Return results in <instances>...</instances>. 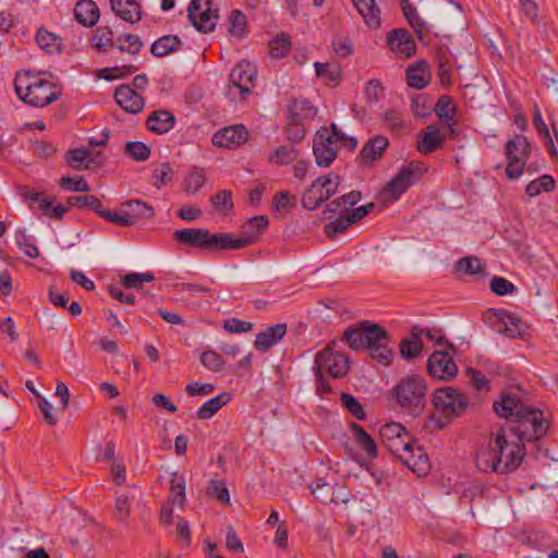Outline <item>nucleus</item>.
Wrapping results in <instances>:
<instances>
[{"instance_id":"f257e3e1","label":"nucleus","mask_w":558,"mask_h":558,"mask_svg":"<svg viewBox=\"0 0 558 558\" xmlns=\"http://www.w3.org/2000/svg\"><path fill=\"white\" fill-rule=\"evenodd\" d=\"M269 227L266 215L254 216L247 219L240 228V235L229 232H210L204 228H184L175 230L173 240L189 248L208 252L241 250L255 244Z\"/></svg>"},{"instance_id":"f03ea898","label":"nucleus","mask_w":558,"mask_h":558,"mask_svg":"<svg viewBox=\"0 0 558 558\" xmlns=\"http://www.w3.org/2000/svg\"><path fill=\"white\" fill-rule=\"evenodd\" d=\"M508 427L500 426L486 446L475 454V466L484 473L508 474L517 471L526 454L524 442Z\"/></svg>"},{"instance_id":"7ed1b4c3","label":"nucleus","mask_w":558,"mask_h":558,"mask_svg":"<svg viewBox=\"0 0 558 558\" xmlns=\"http://www.w3.org/2000/svg\"><path fill=\"white\" fill-rule=\"evenodd\" d=\"M493 408L499 417L509 421L507 427L522 442L538 441L547 434L549 423L545 421L543 411L525 404L519 393L502 391Z\"/></svg>"},{"instance_id":"20e7f679","label":"nucleus","mask_w":558,"mask_h":558,"mask_svg":"<svg viewBox=\"0 0 558 558\" xmlns=\"http://www.w3.org/2000/svg\"><path fill=\"white\" fill-rule=\"evenodd\" d=\"M383 445L392 454L400 457L401 451L410 453L403 463L418 476L426 475L430 469L429 459L405 427L398 422L384 424L379 429Z\"/></svg>"},{"instance_id":"39448f33","label":"nucleus","mask_w":558,"mask_h":558,"mask_svg":"<svg viewBox=\"0 0 558 558\" xmlns=\"http://www.w3.org/2000/svg\"><path fill=\"white\" fill-rule=\"evenodd\" d=\"M432 403L440 416H432L437 429H444L453 420L461 417L470 408L469 399L459 389L450 386L434 390Z\"/></svg>"},{"instance_id":"423d86ee","label":"nucleus","mask_w":558,"mask_h":558,"mask_svg":"<svg viewBox=\"0 0 558 558\" xmlns=\"http://www.w3.org/2000/svg\"><path fill=\"white\" fill-rule=\"evenodd\" d=\"M427 386L420 375H408L390 391L398 404L412 416L420 415L426 404Z\"/></svg>"},{"instance_id":"0eeeda50","label":"nucleus","mask_w":558,"mask_h":558,"mask_svg":"<svg viewBox=\"0 0 558 558\" xmlns=\"http://www.w3.org/2000/svg\"><path fill=\"white\" fill-rule=\"evenodd\" d=\"M532 154L530 141L524 135H514L505 144V156L508 160L505 172L509 180H518L526 170L533 174L541 170L537 162L526 163Z\"/></svg>"},{"instance_id":"6e6552de","label":"nucleus","mask_w":558,"mask_h":558,"mask_svg":"<svg viewBox=\"0 0 558 558\" xmlns=\"http://www.w3.org/2000/svg\"><path fill=\"white\" fill-rule=\"evenodd\" d=\"M90 43L98 52L107 53L117 48L119 51L132 56L138 54L144 45L138 35L129 33L116 35L109 26L97 27Z\"/></svg>"},{"instance_id":"1a4fd4ad","label":"nucleus","mask_w":558,"mask_h":558,"mask_svg":"<svg viewBox=\"0 0 558 558\" xmlns=\"http://www.w3.org/2000/svg\"><path fill=\"white\" fill-rule=\"evenodd\" d=\"M336 344L332 340L315 354L313 373L320 372L333 379L345 377L350 369V360L345 353L335 350Z\"/></svg>"},{"instance_id":"9d476101","label":"nucleus","mask_w":558,"mask_h":558,"mask_svg":"<svg viewBox=\"0 0 558 558\" xmlns=\"http://www.w3.org/2000/svg\"><path fill=\"white\" fill-rule=\"evenodd\" d=\"M339 185V174L330 172L328 174L319 175L303 193L301 198L302 206L307 210L318 208L323 203L328 201L338 192Z\"/></svg>"},{"instance_id":"9b49d317","label":"nucleus","mask_w":558,"mask_h":558,"mask_svg":"<svg viewBox=\"0 0 558 558\" xmlns=\"http://www.w3.org/2000/svg\"><path fill=\"white\" fill-rule=\"evenodd\" d=\"M187 19L196 31L208 34L215 29L219 13L217 9H213V0H191Z\"/></svg>"},{"instance_id":"f8f14e48","label":"nucleus","mask_w":558,"mask_h":558,"mask_svg":"<svg viewBox=\"0 0 558 558\" xmlns=\"http://www.w3.org/2000/svg\"><path fill=\"white\" fill-rule=\"evenodd\" d=\"M384 327L369 320H363L357 325L348 327L342 340L353 351L365 350L369 340H378L384 337Z\"/></svg>"},{"instance_id":"ddd939ff","label":"nucleus","mask_w":558,"mask_h":558,"mask_svg":"<svg viewBox=\"0 0 558 558\" xmlns=\"http://www.w3.org/2000/svg\"><path fill=\"white\" fill-rule=\"evenodd\" d=\"M422 175V170L412 161L386 184L383 195L389 201L396 202L411 187Z\"/></svg>"},{"instance_id":"4468645a","label":"nucleus","mask_w":558,"mask_h":558,"mask_svg":"<svg viewBox=\"0 0 558 558\" xmlns=\"http://www.w3.org/2000/svg\"><path fill=\"white\" fill-rule=\"evenodd\" d=\"M451 350H435L427 359L426 369L430 377L449 381L458 374Z\"/></svg>"},{"instance_id":"2eb2a0df","label":"nucleus","mask_w":558,"mask_h":558,"mask_svg":"<svg viewBox=\"0 0 558 558\" xmlns=\"http://www.w3.org/2000/svg\"><path fill=\"white\" fill-rule=\"evenodd\" d=\"M255 78L256 70L248 62L236 64L229 75L228 95H232L233 89H236L240 99L246 100L252 94Z\"/></svg>"},{"instance_id":"dca6fc26","label":"nucleus","mask_w":558,"mask_h":558,"mask_svg":"<svg viewBox=\"0 0 558 558\" xmlns=\"http://www.w3.org/2000/svg\"><path fill=\"white\" fill-rule=\"evenodd\" d=\"M106 157L101 151H90L85 147L68 150L65 163L74 170H95L104 166Z\"/></svg>"},{"instance_id":"f3484780","label":"nucleus","mask_w":558,"mask_h":558,"mask_svg":"<svg viewBox=\"0 0 558 558\" xmlns=\"http://www.w3.org/2000/svg\"><path fill=\"white\" fill-rule=\"evenodd\" d=\"M389 140L384 135H375L371 137L362 147L356 156V162L360 167H371L379 161L387 148Z\"/></svg>"},{"instance_id":"a211bd4d","label":"nucleus","mask_w":558,"mask_h":558,"mask_svg":"<svg viewBox=\"0 0 558 558\" xmlns=\"http://www.w3.org/2000/svg\"><path fill=\"white\" fill-rule=\"evenodd\" d=\"M45 72H37V108L46 107L60 98L62 94V84L59 78L52 74L48 77Z\"/></svg>"},{"instance_id":"6ab92c4d","label":"nucleus","mask_w":558,"mask_h":558,"mask_svg":"<svg viewBox=\"0 0 558 558\" xmlns=\"http://www.w3.org/2000/svg\"><path fill=\"white\" fill-rule=\"evenodd\" d=\"M116 102L128 113L137 114L145 106L144 97L130 85H120L113 94Z\"/></svg>"},{"instance_id":"aec40b11","label":"nucleus","mask_w":558,"mask_h":558,"mask_svg":"<svg viewBox=\"0 0 558 558\" xmlns=\"http://www.w3.org/2000/svg\"><path fill=\"white\" fill-rule=\"evenodd\" d=\"M387 45L390 50L410 58L416 52V43L407 28H395L387 34Z\"/></svg>"},{"instance_id":"412c9836","label":"nucleus","mask_w":558,"mask_h":558,"mask_svg":"<svg viewBox=\"0 0 558 558\" xmlns=\"http://www.w3.org/2000/svg\"><path fill=\"white\" fill-rule=\"evenodd\" d=\"M247 129L243 124L223 128L216 132L211 138L214 146L231 148L246 142Z\"/></svg>"},{"instance_id":"4be33fe9","label":"nucleus","mask_w":558,"mask_h":558,"mask_svg":"<svg viewBox=\"0 0 558 558\" xmlns=\"http://www.w3.org/2000/svg\"><path fill=\"white\" fill-rule=\"evenodd\" d=\"M445 145V136L435 124H429L417 135L416 148L422 155H429Z\"/></svg>"},{"instance_id":"5701e85b","label":"nucleus","mask_w":558,"mask_h":558,"mask_svg":"<svg viewBox=\"0 0 558 558\" xmlns=\"http://www.w3.org/2000/svg\"><path fill=\"white\" fill-rule=\"evenodd\" d=\"M383 333L384 337L378 338V340H369L365 350L368 351V355L372 360L388 366L392 361V350L388 347L390 336L385 328Z\"/></svg>"},{"instance_id":"b1692460","label":"nucleus","mask_w":558,"mask_h":558,"mask_svg":"<svg viewBox=\"0 0 558 558\" xmlns=\"http://www.w3.org/2000/svg\"><path fill=\"white\" fill-rule=\"evenodd\" d=\"M175 116L169 110H155L146 119L148 131L161 135L171 131L175 125Z\"/></svg>"},{"instance_id":"393cba45","label":"nucleus","mask_w":558,"mask_h":558,"mask_svg":"<svg viewBox=\"0 0 558 558\" xmlns=\"http://www.w3.org/2000/svg\"><path fill=\"white\" fill-rule=\"evenodd\" d=\"M287 329V324L281 323L269 326L264 331L257 333L254 342L256 350L267 352L286 336Z\"/></svg>"},{"instance_id":"a878e982","label":"nucleus","mask_w":558,"mask_h":558,"mask_svg":"<svg viewBox=\"0 0 558 558\" xmlns=\"http://www.w3.org/2000/svg\"><path fill=\"white\" fill-rule=\"evenodd\" d=\"M288 116L307 122L315 119L318 109L307 98H292L288 101Z\"/></svg>"},{"instance_id":"bb28decb","label":"nucleus","mask_w":558,"mask_h":558,"mask_svg":"<svg viewBox=\"0 0 558 558\" xmlns=\"http://www.w3.org/2000/svg\"><path fill=\"white\" fill-rule=\"evenodd\" d=\"M34 86L35 77L31 71L16 73L14 78V92L23 102L31 106H35Z\"/></svg>"},{"instance_id":"cd10ccee","label":"nucleus","mask_w":558,"mask_h":558,"mask_svg":"<svg viewBox=\"0 0 558 558\" xmlns=\"http://www.w3.org/2000/svg\"><path fill=\"white\" fill-rule=\"evenodd\" d=\"M110 4L116 15L125 22L135 23L143 17L141 5L136 0H110Z\"/></svg>"},{"instance_id":"c85d7f7f","label":"nucleus","mask_w":558,"mask_h":558,"mask_svg":"<svg viewBox=\"0 0 558 558\" xmlns=\"http://www.w3.org/2000/svg\"><path fill=\"white\" fill-rule=\"evenodd\" d=\"M429 66L424 61L410 65L405 72L407 84L411 88L423 89L430 82Z\"/></svg>"},{"instance_id":"c756f323","label":"nucleus","mask_w":558,"mask_h":558,"mask_svg":"<svg viewBox=\"0 0 558 558\" xmlns=\"http://www.w3.org/2000/svg\"><path fill=\"white\" fill-rule=\"evenodd\" d=\"M76 21L86 27H93L99 20V9L93 0H81L74 9Z\"/></svg>"},{"instance_id":"7c9ffc66","label":"nucleus","mask_w":558,"mask_h":558,"mask_svg":"<svg viewBox=\"0 0 558 558\" xmlns=\"http://www.w3.org/2000/svg\"><path fill=\"white\" fill-rule=\"evenodd\" d=\"M350 430L357 446L365 451L368 459L373 460L378 456V449L375 440L360 424L352 422Z\"/></svg>"},{"instance_id":"2f4dec72","label":"nucleus","mask_w":558,"mask_h":558,"mask_svg":"<svg viewBox=\"0 0 558 558\" xmlns=\"http://www.w3.org/2000/svg\"><path fill=\"white\" fill-rule=\"evenodd\" d=\"M354 8L363 17L365 24L373 29L380 26V10L375 0H351Z\"/></svg>"},{"instance_id":"473e14b6","label":"nucleus","mask_w":558,"mask_h":558,"mask_svg":"<svg viewBox=\"0 0 558 558\" xmlns=\"http://www.w3.org/2000/svg\"><path fill=\"white\" fill-rule=\"evenodd\" d=\"M181 46L182 40L178 35H165L151 44L150 53L156 58H162L178 51Z\"/></svg>"},{"instance_id":"72a5a7b5","label":"nucleus","mask_w":558,"mask_h":558,"mask_svg":"<svg viewBox=\"0 0 558 558\" xmlns=\"http://www.w3.org/2000/svg\"><path fill=\"white\" fill-rule=\"evenodd\" d=\"M230 400L231 393L228 391L217 395L198 408L196 417L202 421L211 418L222 407L228 404Z\"/></svg>"},{"instance_id":"f704fd0d","label":"nucleus","mask_w":558,"mask_h":558,"mask_svg":"<svg viewBox=\"0 0 558 558\" xmlns=\"http://www.w3.org/2000/svg\"><path fill=\"white\" fill-rule=\"evenodd\" d=\"M417 330L418 327L414 326L411 330V337L404 338L400 342V354L405 360H414L422 353L423 342Z\"/></svg>"},{"instance_id":"c9c22d12","label":"nucleus","mask_w":558,"mask_h":558,"mask_svg":"<svg viewBox=\"0 0 558 558\" xmlns=\"http://www.w3.org/2000/svg\"><path fill=\"white\" fill-rule=\"evenodd\" d=\"M37 210L50 219L61 221L69 211V207L61 204L54 205V197H40L37 193Z\"/></svg>"},{"instance_id":"e433bc0d","label":"nucleus","mask_w":558,"mask_h":558,"mask_svg":"<svg viewBox=\"0 0 558 558\" xmlns=\"http://www.w3.org/2000/svg\"><path fill=\"white\" fill-rule=\"evenodd\" d=\"M498 322L502 325L498 331L505 333L507 337L517 338L523 332V322L514 314L501 312L498 316Z\"/></svg>"},{"instance_id":"4c0bfd02","label":"nucleus","mask_w":558,"mask_h":558,"mask_svg":"<svg viewBox=\"0 0 558 558\" xmlns=\"http://www.w3.org/2000/svg\"><path fill=\"white\" fill-rule=\"evenodd\" d=\"M37 46L48 54L61 51L62 39L44 28H37Z\"/></svg>"},{"instance_id":"58836bf2","label":"nucleus","mask_w":558,"mask_h":558,"mask_svg":"<svg viewBox=\"0 0 558 558\" xmlns=\"http://www.w3.org/2000/svg\"><path fill=\"white\" fill-rule=\"evenodd\" d=\"M172 505L183 507L185 502V477L183 474L172 472L170 475V496Z\"/></svg>"},{"instance_id":"ea45409f","label":"nucleus","mask_w":558,"mask_h":558,"mask_svg":"<svg viewBox=\"0 0 558 558\" xmlns=\"http://www.w3.org/2000/svg\"><path fill=\"white\" fill-rule=\"evenodd\" d=\"M228 33L239 39L247 35L246 15L240 10H232L228 17Z\"/></svg>"},{"instance_id":"a19ab883","label":"nucleus","mask_w":558,"mask_h":558,"mask_svg":"<svg viewBox=\"0 0 558 558\" xmlns=\"http://www.w3.org/2000/svg\"><path fill=\"white\" fill-rule=\"evenodd\" d=\"M314 68L316 76L325 78L326 83L330 86L338 85L342 77V69L340 65L315 62Z\"/></svg>"},{"instance_id":"79ce46f5","label":"nucleus","mask_w":558,"mask_h":558,"mask_svg":"<svg viewBox=\"0 0 558 558\" xmlns=\"http://www.w3.org/2000/svg\"><path fill=\"white\" fill-rule=\"evenodd\" d=\"M456 269L466 275H476L480 278L486 277L485 266L477 256H464L456 263Z\"/></svg>"},{"instance_id":"37998d69","label":"nucleus","mask_w":558,"mask_h":558,"mask_svg":"<svg viewBox=\"0 0 558 558\" xmlns=\"http://www.w3.org/2000/svg\"><path fill=\"white\" fill-rule=\"evenodd\" d=\"M313 155L315 162L320 168H328L338 156L337 147H327L313 141Z\"/></svg>"},{"instance_id":"c03bdc74","label":"nucleus","mask_w":558,"mask_h":558,"mask_svg":"<svg viewBox=\"0 0 558 558\" xmlns=\"http://www.w3.org/2000/svg\"><path fill=\"white\" fill-rule=\"evenodd\" d=\"M556 189V181L555 179L549 174H543L538 177L537 179L531 181L526 187L525 193L530 197H535L539 195L542 192H554Z\"/></svg>"},{"instance_id":"a18cd8bd","label":"nucleus","mask_w":558,"mask_h":558,"mask_svg":"<svg viewBox=\"0 0 558 558\" xmlns=\"http://www.w3.org/2000/svg\"><path fill=\"white\" fill-rule=\"evenodd\" d=\"M14 241L19 250L26 256L35 257V236L32 229L19 228L15 231Z\"/></svg>"},{"instance_id":"49530a36","label":"nucleus","mask_w":558,"mask_h":558,"mask_svg":"<svg viewBox=\"0 0 558 558\" xmlns=\"http://www.w3.org/2000/svg\"><path fill=\"white\" fill-rule=\"evenodd\" d=\"M352 225L353 223L347 210L344 209L340 213L337 219L325 225L324 232L328 239L332 240L339 234L343 233Z\"/></svg>"},{"instance_id":"de8ad7c7","label":"nucleus","mask_w":558,"mask_h":558,"mask_svg":"<svg viewBox=\"0 0 558 558\" xmlns=\"http://www.w3.org/2000/svg\"><path fill=\"white\" fill-rule=\"evenodd\" d=\"M299 150L293 146H278L269 156V161L275 165H289L298 159Z\"/></svg>"},{"instance_id":"09e8293b","label":"nucleus","mask_w":558,"mask_h":558,"mask_svg":"<svg viewBox=\"0 0 558 558\" xmlns=\"http://www.w3.org/2000/svg\"><path fill=\"white\" fill-rule=\"evenodd\" d=\"M291 50V37L281 33L269 43V53L274 59L286 57Z\"/></svg>"},{"instance_id":"8fccbe9b","label":"nucleus","mask_w":558,"mask_h":558,"mask_svg":"<svg viewBox=\"0 0 558 558\" xmlns=\"http://www.w3.org/2000/svg\"><path fill=\"white\" fill-rule=\"evenodd\" d=\"M417 332L420 333V337L424 336L428 340L433 341L435 344L442 347L441 350H451L453 353L457 352L456 345L446 338L441 329L418 328Z\"/></svg>"},{"instance_id":"3c124183","label":"nucleus","mask_w":558,"mask_h":558,"mask_svg":"<svg viewBox=\"0 0 558 558\" xmlns=\"http://www.w3.org/2000/svg\"><path fill=\"white\" fill-rule=\"evenodd\" d=\"M137 71V66L133 64H128L123 66H112V68H104L97 72V76L99 78L106 81H113L118 78H124L128 75Z\"/></svg>"},{"instance_id":"603ef678","label":"nucleus","mask_w":558,"mask_h":558,"mask_svg":"<svg viewBox=\"0 0 558 558\" xmlns=\"http://www.w3.org/2000/svg\"><path fill=\"white\" fill-rule=\"evenodd\" d=\"M124 153L135 161H146L151 153L150 147L137 141H130L125 143Z\"/></svg>"},{"instance_id":"864d4df0","label":"nucleus","mask_w":558,"mask_h":558,"mask_svg":"<svg viewBox=\"0 0 558 558\" xmlns=\"http://www.w3.org/2000/svg\"><path fill=\"white\" fill-rule=\"evenodd\" d=\"M284 132L290 142L300 143L304 140L306 134L305 122L288 116Z\"/></svg>"},{"instance_id":"5fc2aeb1","label":"nucleus","mask_w":558,"mask_h":558,"mask_svg":"<svg viewBox=\"0 0 558 558\" xmlns=\"http://www.w3.org/2000/svg\"><path fill=\"white\" fill-rule=\"evenodd\" d=\"M210 202L217 211L229 214L233 210L232 192L230 190H220L210 197Z\"/></svg>"},{"instance_id":"6e6d98bb","label":"nucleus","mask_w":558,"mask_h":558,"mask_svg":"<svg viewBox=\"0 0 558 558\" xmlns=\"http://www.w3.org/2000/svg\"><path fill=\"white\" fill-rule=\"evenodd\" d=\"M341 404L356 420H365L366 413L362 403L352 395L342 392L340 396Z\"/></svg>"},{"instance_id":"4d7b16f0","label":"nucleus","mask_w":558,"mask_h":558,"mask_svg":"<svg viewBox=\"0 0 558 558\" xmlns=\"http://www.w3.org/2000/svg\"><path fill=\"white\" fill-rule=\"evenodd\" d=\"M469 384L480 393H487L492 390V385L488 378L478 369L468 368Z\"/></svg>"},{"instance_id":"13d9d810","label":"nucleus","mask_w":558,"mask_h":558,"mask_svg":"<svg viewBox=\"0 0 558 558\" xmlns=\"http://www.w3.org/2000/svg\"><path fill=\"white\" fill-rule=\"evenodd\" d=\"M125 205L130 209V215L136 219V218H146L150 219L155 216L154 207L148 205L146 202L138 201V199H132L125 203Z\"/></svg>"},{"instance_id":"bf43d9fd","label":"nucleus","mask_w":558,"mask_h":558,"mask_svg":"<svg viewBox=\"0 0 558 558\" xmlns=\"http://www.w3.org/2000/svg\"><path fill=\"white\" fill-rule=\"evenodd\" d=\"M206 175L202 168L194 167L185 179V191L187 193H197L205 184Z\"/></svg>"},{"instance_id":"052dcab7","label":"nucleus","mask_w":558,"mask_h":558,"mask_svg":"<svg viewBox=\"0 0 558 558\" xmlns=\"http://www.w3.org/2000/svg\"><path fill=\"white\" fill-rule=\"evenodd\" d=\"M199 360L204 367L214 373L222 371L225 365L222 356L213 350L204 351L201 354Z\"/></svg>"},{"instance_id":"680f3d73","label":"nucleus","mask_w":558,"mask_h":558,"mask_svg":"<svg viewBox=\"0 0 558 558\" xmlns=\"http://www.w3.org/2000/svg\"><path fill=\"white\" fill-rule=\"evenodd\" d=\"M173 169L169 162H162L158 168L153 171V184L156 187H160V185L169 184L173 179Z\"/></svg>"},{"instance_id":"e2e57ef3","label":"nucleus","mask_w":558,"mask_h":558,"mask_svg":"<svg viewBox=\"0 0 558 558\" xmlns=\"http://www.w3.org/2000/svg\"><path fill=\"white\" fill-rule=\"evenodd\" d=\"M59 186L62 190L72 191V192L87 193L90 191L89 184L81 175L75 177V178L68 177V175L62 177L59 181Z\"/></svg>"},{"instance_id":"0e129e2a","label":"nucleus","mask_w":558,"mask_h":558,"mask_svg":"<svg viewBox=\"0 0 558 558\" xmlns=\"http://www.w3.org/2000/svg\"><path fill=\"white\" fill-rule=\"evenodd\" d=\"M207 493L209 496H214L222 504L228 505L230 501V494L227 487V484L222 480H213L209 482L207 487Z\"/></svg>"},{"instance_id":"69168bd1","label":"nucleus","mask_w":558,"mask_h":558,"mask_svg":"<svg viewBox=\"0 0 558 558\" xmlns=\"http://www.w3.org/2000/svg\"><path fill=\"white\" fill-rule=\"evenodd\" d=\"M101 218L119 227H131L135 223V219L129 213H118L107 209L101 213Z\"/></svg>"},{"instance_id":"338daca9","label":"nucleus","mask_w":558,"mask_h":558,"mask_svg":"<svg viewBox=\"0 0 558 558\" xmlns=\"http://www.w3.org/2000/svg\"><path fill=\"white\" fill-rule=\"evenodd\" d=\"M412 110L413 114L416 117H428L433 110L429 104V97L425 94L415 95L412 98Z\"/></svg>"},{"instance_id":"774afa93","label":"nucleus","mask_w":558,"mask_h":558,"mask_svg":"<svg viewBox=\"0 0 558 558\" xmlns=\"http://www.w3.org/2000/svg\"><path fill=\"white\" fill-rule=\"evenodd\" d=\"M295 205V197L289 191H280L275 194L272 207L278 211H287Z\"/></svg>"}]
</instances>
